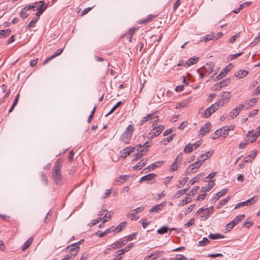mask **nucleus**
I'll list each match as a JSON object with an SVG mask.
<instances>
[{
  "label": "nucleus",
  "instance_id": "nucleus-61",
  "mask_svg": "<svg viewBox=\"0 0 260 260\" xmlns=\"http://www.w3.org/2000/svg\"><path fill=\"white\" fill-rule=\"evenodd\" d=\"M256 152L255 151H252L251 152H250V154L248 156V158H249V159H250L251 160V161L252 160H253V159L255 158V157L256 156Z\"/></svg>",
  "mask_w": 260,
  "mask_h": 260
},
{
  "label": "nucleus",
  "instance_id": "nucleus-27",
  "mask_svg": "<svg viewBox=\"0 0 260 260\" xmlns=\"http://www.w3.org/2000/svg\"><path fill=\"white\" fill-rule=\"evenodd\" d=\"M40 4H41V3H40V2H36L31 5H27V6L24 7L23 8V10L28 11L29 10L34 9L35 8H37V9H38V6L40 5Z\"/></svg>",
  "mask_w": 260,
  "mask_h": 260
},
{
  "label": "nucleus",
  "instance_id": "nucleus-42",
  "mask_svg": "<svg viewBox=\"0 0 260 260\" xmlns=\"http://www.w3.org/2000/svg\"><path fill=\"white\" fill-rule=\"evenodd\" d=\"M193 146L190 143H188L186 145L184 149V152L185 153H191L193 150Z\"/></svg>",
  "mask_w": 260,
  "mask_h": 260
},
{
  "label": "nucleus",
  "instance_id": "nucleus-46",
  "mask_svg": "<svg viewBox=\"0 0 260 260\" xmlns=\"http://www.w3.org/2000/svg\"><path fill=\"white\" fill-rule=\"evenodd\" d=\"M169 230L167 226H164L157 230V232L159 234H164L166 233Z\"/></svg>",
  "mask_w": 260,
  "mask_h": 260
},
{
  "label": "nucleus",
  "instance_id": "nucleus-49",
  "mask_svg": "<svg viewBox=\"0 0 260 260\" xmlns=\"http://www.w3.org/2000/svg\"><path fill=\"white\" fill-rule=\"evenodd\" d=\"M122 102L121 101H119L112 108V109L110 110V111L107 114H106V116H107L108 115L112 113L118 107H119L121 104Z\"/></svg>",
  "mask_w": 260,
  "mask_h": 260
},
{
  "label": "nucleus",
  "instance_id": "nucleus-17",
  "mask_svg": "<svg viewBox=\"0 0 260 260\" xmlns=\"http://www.w3.org/2000/svg\"><path fill=\"white\" fill-rule=\"evenodd\" d=\"M155 114L154 113L148 114L146 116L144 117L140 121V125H142L148 120H151L154 118Z\"/></svg>",
  "mask_w": 260,
  "mask_h": 260
},
{
  "label": "nucleus",
  "instance_id": "nucleus-13",
  "mask_svg": "<svg viewBox=\"0 0 260 260\" xmlns=\"http://www.w3.org/2000/svg\"><path fill=\"white\" fill-rule=\"evenodd\" d=\"M211 128L210 122H207L203 127L200 129L201 134L203 136L208 133Z\"/></svg>",
  "mask_w": 260,
  "mask_h": 260
},
{
  "label": "nucleus",
  "instance_id": "nucleus-5",
  "mask_svg": "<svg viewBox=\"0 0 260 260\" xmlns=\"http://www.w3.org/2000/svg\"><path fill=\"white\" fill-rule=\"evenodd\" d=\"M257 200L258 197L256 196H255L244 202L238 203L236 205L235 209H237L244 206H250L255 203Z\"/></svg>",
  "mask_w": 260,
  "mask_h": 260
},
{
  "label": "nucleus",
  "instance_id": "nucleus-26",
  "mask_svg": "<svg viewBox=\"0 0 260 260\" xmlns=\"http://www.w3.org/2000/svg\"><path fill=\"white\" fill-rule=\"evenodd\" d=\"M227 191H228V189L226 188H224L222 190H221L220 191L216 193V194H215V196L213 198V200H214V201L216 202V201L218 200L221 197H222L223 195H224L226 193Z\"/></svg>",
  "mask_w": 260,
  "mask_h": 260
},
{
  "label": "nucleus",
  "instance_id": "nucleus-14",
  "mask_svg": "<svg viewBox=\"0 0 260 260\" xmlns=\"http://www.w3.org/2000/svg\"><path fill=\"white\" fill-rule=\"evenodd\" d=\"M257 100L255 98H252L249 100H247L245 102V104H243V105H246L244 107V109H248L250 107L253 106L256 102Z\"/></svg>",
  "mask_w": 260,
  "mask_h": 260
},
{
  "label": "nucleus",
  "instance_id": "nucleus-51",
  "mask_svg": "<svg viewBox=\"0 0 260 260\" xmlns=\"http://www.w3.org/2000/svg\"><path fill=\"white\" fill-rule=\"evenodd\" d=\"M212 154H213V151H209L206 152L205 153L202 154L200 157L203 158L204 156H206V158H205L203 159L205 161L206 160V159L208 158L209 157H210Z\"/></svg>",
  "mask_w": 260,
  "mask_h": 260
},
{
  "label": "nucleus",
  "instance_id": "nucleus-50",
  "mask_svg": "<svg viewBox=\"0 0 260 260\" xmlns=\"http://www.w3.org/2000/svg\"><path fill=\"white\" fill-rule=\"evenodd\" d=\"M190 202V200H189V198L186 197L184 198V199L180 201V202L178 204L179 206H183L184 205L186 204L187 203Z\"/></svg>",
  "mask_w": 260,
  "mask_h": 260
},
{
  "label": "nucleus",
  "instance_id": "nucleus-28",
  "mask_svg": "<svg viewBox=\"0 0 260 260\" xmlns=\"http://www.w3.org/2000/svg\"><path fill=\"white\" fill-rule=\"evenodd\" d=\"M244 218H245L244 214L239 215L236 216L234 218V219L232 221V223H234V225L235 226L240 221L242 220Z\"/></svg>",
  "mask_w": 260,
  "mask_h": 260
},
{
  "label": "nucleus",
  "instance_id": "nucleus-32",
  "mask_svg": "<svg viewBox=\"0 0 260 260\" xmlns=\"http://www.w3.org/2000/svg\"><path fill=\"white\" fill-rule=\"evenodd\" d=\"M157 164H159V162H156L153 164H151V165L148 166L143 170V171L145 172V173H147L148 171L154 170L155 168L157 167V165H156Z\"/></svg>",
  "mask_w": 260,
  "mask_h": 260
},
{
  "label": "nucleus",
  "instance_id": "nucleus-48",
  "mask_svg": "<svg viewBox=\"0 0 260 260\" xmlns=\"http://www.w3.org/2000/svg\"><path fill=\"white\" fill-rule=\"evenodd\" d=\"M182 153H180L178 154V155L177 156L176 160L174 162V163H175L176 165L178 166V165L180 164L181 162L182 159Z\"/></svg>",
  "mask_w": 260,
  "mask_h": 260
},
{
  "label": "nucleus",
  "instance_id": "nucleus-62",
  "mask_svg": "<svg viewBox=\"0 0 260 260\" xmlns=\"http://www.w3.org/2000/svg\"><path fill=\"white\" fill-rule=\"evenodd\" d=\"M137 211L136 210H133L131 211V215L132 216V220L137 219L138 218V217L136 216L137 215Z\"/></svg>",
  "mask_w": 260,
  "mask_h": 260
},
{
  "label": "nucleus",
  "instance_id": "nucleus-57",
  "mask_svg": "<svg viewBox=\"0 0 260 260\" xmlns=\"http://www.w3.org/2000/svg\"><path fill=\"white\" fill-rule=\"evenodd\" d=\"M240 32H239V33L237 34L236 35L232 36L230 38V39L229 40V42L231 43H234L236 41V40L240 37Z\"/></svg>",
  "mask_w": 260,
  "mask_h": 260
},
{
  "label": "nucleus",
  "instance_id": "nucleus-6",
  "mask_svg": "<svg viewBox=\"0 0 260 260\" xmlns=\"http://www.w3.org/2000/svg\"><path fill=\"white\" fill-rule=\"evenodd\" d=\"M164 126L159 125L156 128L153 127L149 133V138L152 139L158 136L163 131Z\"/></svg>",
  "mask_w": 260,
  "mask_h": 260
},
{
  "label": "nucleus",
  "instance_id": "nucleus-4",
  "mask_svg": "<svg viewBox=\"0 0 260 260\" xmlns=\"http://www.w3.org/2000/svg\"><path fill=\"white\" fill-rule=\"evenodd\" d=\"M213 210L214 207L213 206L208 208H200L197 212V214L200 215V217L205 220L212 214Z\"/></svg>",
  "mask_w": 260,
  "mask_h": 260
},
{
  "label": "nucleus",
  "instance_id": "nucleus-64",
  "mask_svg": "<svg viewBox=\"0 0 260 260\" xmlns=\"http://www.w3.org/2000/svg\"><path fill=\"white\" fill-rule=\"evenodd\" d=\"M199 189V186H196L193 188H192L191 190V191L189 193L188 195H193Z\"/></svg>",
  "mask_w": 260,
  "mask_h": 260
},
{
  "label": "nucleus",
  "instance_id": "nucleus-9",
  "mask_svg": "<svg viewBox=\"0 0 260 260\" xmlns=\"http://www.w3.org/2000/svg\"><path fill=\"white\" fill-rule=\"evenodd\" d=\"M230 129H223L220 128L215 131L214 134L212 136L211 138L212 139L215 140L217 139L218 137L221 136V132L223 131V135H224V138H225L229 134Z\"/></svg>",
  "mask_w": 260,
  "mask_h": 260
},
{
  "label": "nucleus",
  "instance_id": "nucleus-45",
  "mask_svg": "<svg viewBox=\"0 0 260 260\" xmlns=\"http://www.w3.org/2000/svg\"><path fill=\"white\" fill-rule=\"evenodd\" d=\"M41 180L43 182V184L46 186L48 184V179L46 175L43 172L41 173Z\"/></svg>",
  "mask_w": 260,
  "mask_h": 260
},
{
  "label": "nucleus",
  "instance_id": "nucleus-23",
  "mask_svg": "<svg viewBox=\"0 0 260 260\" xmlns=\"http://www.w3.org/2000/svg\"><path fill=\"white\" fill-rule=\"evenodd\" d=\"M199 58L198 57H193L190 58L188 60L187 62H185L184 67H188L190 65L195 64L199 60Z\"/></svg>",
  "mask_w": 260,
  "mask_h": 260
},
{
  "label": "nucleus",
  "instance_id": "nucleus-1",
  "mask_svg": "<svg viewBox=\"0 0 260 260\" xmlns=\"http://www.w3.org/2000/svg\"><path fill=\"white\" fill-rule=\"evenodd\" d=\"M61 167V161L60 159H58L55 161L53 166L52 175V178L56 183L60 182L62 178V175L60 173Z\"/></svg>",
  "mask_w": 260,
  "mask_h": 260
},
{
  "label": "nucleus",
  "instance_id": "nucleus-52",
  "mask_svg": "<svg viewBox=\"0 0 260 260\" xmlns=\"http://www.w3.org/2000/svg\"><path fill=\"white\" fill-rule=\"evenodd\" d=\"M170 260H187V258L183 255H177L176 257L171 258Z\"/></svg>",
  "mask_w": 260,
  "mask_h": 260
},
{
  "label": "nucleus",
  "instance_id": "nucleus-53",
  "mask_svg": "<svg viewBox=\"0 0 260 260\" xmlns=\"http://www.w3.org/2000/svg\"><path fill=\"white\" fill-rule=\"evenodd\" d=\"M128 149H127V148H124L123 150V151L121 152V157L122 158H125L127 156H128L129 155V151H128Z\"/></svg>",
  "mask_w": 260,
  "mask_h": 260
},
{
  "label": "nucleus",
  "instance_id": "nucleus-10",
  "mask_svg": "<svg viewBox=\"0 0 260 260\" xmlns=\"http://www.w3.org/2000/svg\"><path fill=\"white\" fill-rule=\"evenodd\" d=\"M214 67V63L212 62H209L207 63L206 66L201 68V69L204 71L205 76H208L213 72Z\"/></svg>",
  "mask_w": 260,
  "mask_h": 260
},
{
  "label": "nucleus",
  "instance_id": "nucleus-25",
  "mask_svg": "<svg viewBox=\"0 0 260 260\" xmlns=\"http://www.w3.org/2000/svg\"><path fill=\"white\" fill-rule=\"evenodd\" d=\"M146 160L144 159H142L140 161H139L138 164L134 167V169L136 170H141L146 164Z\"/></svg>",
  "mask_w": 260,
  "mask_h": 260
},
{
  "label": "nucleus",
  "instance_id": "nucleus-40",
  "mask_svg": "<svg viewBox=\"0 0 260 260\" xmlns=\"http://www.w3.org/2000/svg\"><path fill=\"white\" fill-rule=\"evenodd\" d=\"M135 30H136V28L133 27V28L129 29V30L127 32V34L125 35V36H129L128 41L130 42H132V37H133L134 33L135 32Z\"/></svg>",
  "mask_w": 260,
  "mask_h": 260
},
{
  "label": "nucleus",
  "instance_id": "nucleus-34",
  "mask_svg": "<svg viewBox=\"0 0 260 260\" xmlns=\"http://www.w3.org/2000/svg\"><path fill=\"white\" fill-rule=\"evenodd\" d=\"M222 106V104L219 103L218 102L212 104L209 108H211V110L212 112H215L218 108Z\"/></svg>",
  "mask_w": 260,
  "mask_h": 260
},
{
  "label": "nucleus",
  "instance_id": "nucleus-21",
  "mask_svg": "<svg viewBox=\"0 0 260 260\" xmlns=\"http://www.w3.org/2000/svg\"><path fill=\"white\" fill-rule=\"evenodd\" d=\"M128 178L129 177L127 175H121L119 179H115V184L116 185L121 184L126 181Z\"/></svg>",
  "mask_w": 260,
  "mask_h": 260
},
{
  "label": "nucleus",
  "instance_id": "nucleus-18",
  "mask_svg": "<svg viewBox=\"0 0 260 260\" xmlns=\"http://www.w3.org/2000/svg\"><path fill=\"white\" fill-rule=\"evenodd\" d=\"M156 177V174L154 173H151L145 176H143L139 182L143 181H150Z\"/></svg>",
  "mask_w": 260,
  "mask_h": 260
},
{
  "label": "nucleus",
  "instance_id": "nucleus-63",
  "mask_svg": "<svg viewBox=\"0 0 260 260\" xmlns=\"http://www.w3.org/2000/svg\"><path fill=\"white\" fill-rule=\"evenodd\" d=\"M257 138L258 137L256 136V135L254 134L249 138L248 140L250 141L251 143H253L256 141Z\"/></svg>",
  "mask_w": 260,
  "mask_h": 260
},
{
  "label": "nucleus",
  "instance_id": "nucleus-30",
  "mask_svg": "<svg viewBox=\"0 0 260 260\" xmlns=\"http://www.w3.org/2000/svg\"><path fill=\"white\" fill-rule=\"evenodd\" d=\"M32 241H33V238H32V237L29 238L28 239V240L26 241L23 244V245L22 247V250L24 251L26 249H27L31 245Z\"/></svg>",
  "mask_w": 260,
  "mask_h": 260
},
{
  "label": "nucleus",
  "instance_id": "nucleus-33",
  "mask_svg": "<svg viewBox=\"0 0 260 260\" xmlns=\"http://www.w3.org/2000/svg\"><path fill=\"white\" fill-rule=\"evenodd\" d=\"M222 106V104L219 103L218 102L212 104L209 108H211V110L212 112H215L218 108Z\"/></svg>",
  "mask_w": 260,
  "mask_h": 260
},
{
  "label": "nucleus",
  "instance_id": "nucleus-55",
  "mask_svg": "<svg viewBox=\"0 0 260 260\" xmlns=\"http://www.w3.org/2000/svg\"><path fill=\"white\" fill-rule=\"evenodd\" d=\"M230 79H226L225 80H223L220 82H219V84H220V86L223 87L225 86H227L230 83Z\"/></svg>",
  "mask_w": 260,
  "mask_h": 260
},
{
  "label": "nucleus",
  "instance_id": "nucleus-24",
  "mask_svg": "<svg viewBox=\"0 0 260 260\" xmlns=\"http://www.w3.org/2000/svg\"><path fill=\"white\" fill-rule=\"evenodd\" d=\"M212 39H214V32H211L209 34L206 35V36H203L201 37L200 41L207 42Z\"/></svg>",
  "mask_w": 260,
  "mask_h": 260
},
{
  "label": "nucleus",
  "instance_id": "nucleus-58",
  "mask_svg": "<svg viewBox=\"0 0 260 260\" xmlns=\"http://www.w3.org/2000/svg\"><path fill=\"white\" fill-rule=\"evenodd\" d=\"M194 206H195V204L191 205L184 211L185 214L186 215L187 214L189 213L190 212H191L193 210V208H194Z\"/></svg>",
  "mask_w": 260,
  "mask_h": 260
},
{
  "label": "nucleus",
  "instance_id": "nucleus-7",
  "mask_svg": "<svg viewBox=\"0 0 260 260\" xmlns=\"http://www.w3.org/2000/svg\"><path fill=\"white\" fill-rule=\"evenodd\" d=\"M231 98V94L228 91H222L220 95V99L219 103L222 104V106L224 104L227 103Z\"/></svg>",
  "mask_w": 260,
  "mask_h": 260
},
{
  "label": "nucleus",
  "instance_id": "nucleus-11",
  "mask_svg": "<svg viewBox=\"0 0 260 260\" xmlns=\"http://www.w3.org/2000/svg\"><path fill=\"white\" fill-rule=\"evenodd\" d=\"M232 69V65L231 64H229L228 66L225 67L220 72V74L218 75L215 79L217 80H219L223 78L225 76L226 74L231 71Z\"/></svg>",
  "mask_w": 260,
  "mask_h": 260
},
{
  "label": "nucleus",
  "instance_id": "nucleus-22",
  "mask_svg": "<svg viewBox=\"0 0 260 260\" xmlns=\"http://www.w3.org/2000/svg\"><path fill=\"white\" fill-rule=\"evenodd\" d=\"M248 74V71L246 70H239L235 73V76L239 79L245 77Z\"/></svg>",
  "mask_w": 260,
  "mask_h": 260
},
{
  "label": "nucleus",
  "instance_id": "nucleus-8",
  "mask_svg": "<svg viewBox=\"0 0 260 260\" xmlns=\"http://www.w3.org/2000/svg\"><path fill=\"white\" fill-rule=\"evenodd\" d=\"M245 105H243V104H241L234 108L233 111L230 113V116L232 119L235 118L240 112L241 111L244 109Z\"/></svg>",
  "mask_w": 260,
  "mask_h": 260
},
{
  "label": "nucleus",
  "instance_id": "nucleus-56",
  "mask_svg": "<svg viewBox=\"0 0 260 260\" xmlns=\"http://www.w3.org/2000/svg\"><path fill=\"white\" fill-rule=\"evenodd\" d=\"M187 189H188V188H185V189H181V190H180L177 191V192L176 193V196L179 197L181 195H183V194H185L186 193V192L187 191Z\"/></svg>",
  "mask_w": 260,
  "mask_h": 260
},
{
  "label": "nucleus",
  "instance_id": "nucleus-20",
  "mask_svg": "<svg viewBox=\"0 0 260 260\" xmlns=\"http://www.w3.org/2000/svg\"><path fill=\"white\" fill-rule=\"evenodd\" d=\"M166 205V202L161 203L159 204L153 206L150 210V212H157L160 210Z\"/></svg>",
  "mask_w": 260,
  "mask_h": 260
},
{
  "label": "nucleus",
  "instance_id": "nucleus-60",
  "mask_svg": "<svg viewBox=\"0 0 260 260\" xmlns=\"http://www.w3.org/2000/svg\"><path fill=\"white\" fill-rule=\"evenodd\" d=\"M174 135H172L170 136H169L166 138V140L164 139L163 141L162 142L164 144H166V142H171L174 138Z\"/></svg>",
  "mask_w": 260,
  "mask_h": 260
},
{
  "label": "nucleus",
  "instance_id": "nucleus-47",
  "mask_svg": "<svg viewBox=\"0 0 260 260\" xmlns=\"http://www.w3.org/2000/svg\"><path fill=\"white\" fill-rule=\"evenodd\" d=\"M38 20V18H35L32 20L26 26V28L27 29H30L32 27L34 26L37 21Z\"/></svg>",
  "mask_w": 260,
  "mask_h": 260
},
{
  "label": "nucleus",
  "instance_id": "nucleus-54",
  "mask_svg": "<svg viewBox=\"0 0 260 260\" xmlns=\"http://www.w3.org/2000/svg\"><path fill=\"white\" fill-rule=\"evenodd\" d=\"M194 224V218L190 219L188 222L184 224L185 228H189Z\"/></svg>",
  "mask_w": 260,
  "mask_h": 260
},
{
  "label": "nucleus",
  "instance_id": "nucleus-31",
  "mask_svg": "<svg viewBox=\"0 0 260 260\" xmlns=\"http://www.w3.org/2000/svg\"><path fill=\"white\" fill-rule=\"evenodd\" d=\"M147 151L148 150L146 148H144L143 149L141 150L140 152L136 154V158L133 160H137L138 159H140L144 155V153Z\"/></svg>",
  "mask_w": 260,
  "mask_h": 260
},
{
  "label": "nucleus",
  "instance_id": "nucleus-44",
  "mask_svg": "<svg viewBox=\"0 0 260 260\" xmlns=\"http://www.w3.org/2000/svg\"><path fill=\"white\" fill-rule=\"evenodd\" d=\"M210 243V241L207 238H204L202 241L198 242V246H204Z\"/></svg>",
  "mask_w": 260,
  "mask_h": 260
},
{
  "label": "nucleus",
  "instance_id": "nucleus-16",
  "mask_svg": "<svg viewBox=\"0 0 260 260\" xmlns=\"http://www.w3.org/2000/svg\"><path fill=\"white\" fill-rule=\"evenodd\" d=\"M213 180H210L209 182L207 183V186H204L201 188V192H206L210 190L214 186V182Z\"/></svg>",
  "mask_w": 260,
  "mask_h": 260
},
{
  "label": "nucleus",
  "instance_id": "nucleus-38",
  "mask_svg": "<svg viewBox=\"0 0 260 260\" xmlns=\"http://www.w3.org/2000/svg\"><path fill=\"white\" fill-rule=\"evenodd\" d=\"M214 112H212V110H211V108L208 107L205 110L204 113L202 114V117L208 118Z\"/></svg>",
  "mask_w": 260,
  "mask_h": 260
},
{
  "label": "nucleus",
  "instance_id": "nucleus-43",
  "mask_svg": "<svg viewBox=\"0 0 260 260\" xmlns=\"http://www.w3.org/2000/svg\"><path fill=\"white\" fill-rule=\"evenodd\" d=\"M11 30L9 29L1 30L0 32V38L8 36L10 34Z\"/></svg>",
  "mask_w": 260,
  "mask_h": 260
},
{
  "label": "nucleus",
  "instance_id": "nucleus-59",
  "mask_svg": "<svg viewBox=\"0 0 260 260\" xmlns=\"http://www.w3.org/2000/svg\"><path fill=\"white\" fill-rule=\"evenodd\" d=\"M154 16L150 15L149 16L147 17V18L144 19L142 21H143V23H144V24H146L148 22H150L151 21H152V20L153 19V18H154Z\"/></svg>",
  "mask_w": 260,
  "mask_h": 260
},
{
  "label": "nucleus",
  "instance_id": "nucleus-39",
  "mask_svg": "<svg viewBox=\"0 0 260 260\" xmlns=\"http://www.w3.org/2000/svg\"><path fill=\"white\" fill-rule=\"evenodd\" d=\"M202 176V174L198 175L197 176H196L195 177H194L192 179L190 180L189 181V183L191 185H192L195 182H199V181L201 180Z\"/></svg>",
  "mask_w": 260,
  "mask_h": 260
},
{
  "label": "nucleus",
  "instance_id": "nucleus-3",
  "mask_svg": "<svg viewBox=\"0 0 260 260\" xmlns=\"http://www.w3.org/2000/svg\"><path fill=\"white\" fill-rule=\"evenodd\" d=\"M204 161V160H203L202 158H199L198 161L191 164L188 168H187L184 172V175H188L192 173L196 172L197 170L201 166Z\"/></svg>",
  "mask_w": 260,
  "mask_h": 260
},
{
  "label": "nucleus",
  "instance_id": "nucleus-41",
  "mask_svg": "<svg viewBox=\"0 0 260 260\" xmlns=\"http://www.w3.org/2000/svg\"><path fill=\"white\" fill-rule=\"evenodd\" d=\"M113 244H114L116 249H118L120 247H122L123 246L125 245L126 244V241L123 240V241H118L117 242H114Z\"/></svg>",
  "mask_w": 260,
  "mask_h": 260
},
{
  "label": "nucleus",
  "instance_id": "nucleus-12",
  "mask_svg": "<svg viewBox=\"0 0 260 260\" xmlns=\"http://www.w3.org/2000/svg\"><path fill=\"white\" fill-rule=\"evenodd\" d=\"M40 3H41V4L38 6V8L37 10H38V11L35 14V15L37 17V18H38V19H39L40 15L43 13L47 7V5L44 6L45 3L44 1H40Z\"/></svg>",
  "mask_w": 260,
  "mask_h": 260
},
{
  "label": "nucleus",
  "instance_id": "nucleus-35",
  "mask_svg": "<svg viewBox=\"0 0 260 260\" xmlns=\"http://www.w3.org/2000/svg\"><path fill=\"white\" fill-rule=\"evenodd\" d=\"M69 249H70V253L73 254V257H74L78 253L80 248L78 246H75L70 247Z\"/></svg>",
  "mask_w": 260,
  "mask_h": 260
},
{
  "label": "nucleus",
  "instance_id": "nucleus-2",
  "mask_svg": "<svg viewBox=\"0 0 260 260\" xmlns=\"http://www.w3.org/2000/svg\"><path fill=\"white\" fill-rule=\"evenodd\" d=\"M135 128L133 124H129L126 127L125 132L121 135L120 140L125 144H128L131 140Z\"/></svg>",
  "mask_w": 260,
  "mask_h": 260
},
{
  "label": "nucleus",
  "instance_id": "nucleus-19",
  "mask_svg": "<svg viewBox=\"0 0 260 260\" xmlns=\"http://www.w3.org/2000/svg\"><path fill=\"white\" fill-rule=\"evenodd\" d=\"M189 103V100L185 99V100L182 101V102L179 103L177 105V106L176 107V109H181L183 108H185L188 106Z\"/></svg>",
  "mask_w": 260,
  "mask_h": 260
},
{
  "label": "nucleus",
  "instance_id": "nucleus-15",
  "mask_svg": "<svg viewBox=\"0 0 260 260\" xmlns=\"http://www.w3.org/2000/svg\"><path fill=\"white\" fill-rule=\"evenodd\" d=\"M63 49H57L56 51H55L52 55H51L50 57H48L44 62V64H46L47 62H48L50 60H51L53 58L58 56L62 52Z\"/></svg>",
  "mask_w": 260,
  "mask_h": 260
},
{
  "label": "nucleus",
  "instance_id": "nucleus-37",
  "mask_svg": "<svg viewBox=\"0 0 260 260\" xmlns=\"http://www.w3.org/2000/svg\"><path fill=\"white\" fill-rule=\"evenodd\" d=\"M111 211L108 212L107 210L106 211V213L104 214V217L102 218L103 221V223H105L109 220L111 218L112 216Z\"/></svg>",
  "mask_w": 260,
  "mask_h": 260
},
{
  "label": "nucleus",
  "instance_id": "nucleus-36",
  "mask_svg": "<svg viewBox=\"0 0 260 260\" xmlns=\"http://www.w3.org/2000/svg\"><path fill=\"white\" fill-rule=\"evenodd\" d=\"M225 236L219 234H210L209 235V238L211 239L215 240L218 239L224 238Z\"/></svg>",
  "mask_w": 260,
  "mask_h": 260
},
{
  "label": "nucleus",
  "instance_id": "nucleus-29",
  "mask_svg": "<svg viewBox=\"0 0 260 260\" xmlns=\"http://www.w3.org/2000/svg\"><path fill=\"white\" fill-rule=\"evenodd\" d=\"M126 224V222H122L120 223L115 228L114 230H113V231L115 232L116 233L120 232L125 228Z\"/></svg>",
  "mask_w": 260,
  "mask_h": 260
}]
</instances>
